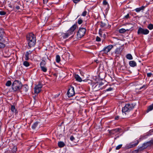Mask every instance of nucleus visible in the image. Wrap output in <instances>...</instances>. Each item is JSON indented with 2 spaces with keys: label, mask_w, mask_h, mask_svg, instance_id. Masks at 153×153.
I'll return each instance as SVG.
<instances>
[{
  "label": "nucleus",
  "mask_w": 153,
  "mask_h": 153,
  "mask_svg": "<svg viewBox=\"0 0 153 153\" xmlns=\"http://www.w3.org/2000/svg\"><path fill=\"white\" fill-rule=\"evenodd\" d=\"M11 110L13 112H14L16 111V108L14 105H12L11 106Z\"/></svg>",
  "instance_id": "nucleus-37"
},
{
  "label": "nucleus",
  "mask_w": 153,
  "mask_h": 153,
  "mask_svg": "<svg viewBox=\"0 0 153 153\" xmlns=\"http://www.w3.org/2000/svg\"><path fill=\"white\" fill-rule=\"evenodd\" d=\"M130 18V14L128 13L124 16V18H125L126 19H128Z\"/></svg>",
  "instance_id": "nucleus-39"
},
{
  "label": "nucleus",
  "mask_w": 153,
  "mask_h": 153,
  "mask_svg": "<svg viewBox=\"0 0 153 153\" xmlns=\"http://www.w3.org/2000/svg\"><path fill=\"white\" fill-rule=\"evenodd\" d=\"M41 70L44 72H45L47 71V69L45 67H40Z\"/></svg>",
  "instance_id": "nucleus-33"
},
{
  "label": "nucleus",
  "mask_w": 153,
  "mask_h": 153,
  "mask_svg": "<svg viewBox=\"0 0 153 153\" xmlns=\"http://www.w3.org/2000/svg\"><path fill=\"white\" fill-rule=\"evenodd\" d=\"M71 35L67 31L66 33H62L61 35L59 36V37L60 39L63 40L68 38Z\"/></svg>",
  "instance_id": "nucleus-10"
},
{
  "label": "nucleus",
  "mask_w": 153,
  "mask_h": 153,
  "mask_svg": "<svg viewBox=\"0 0 153 153\" xmlns=\"http://www.w3.org/2000/svg\"><path fill=\"white\" fill-rule=\"evenodd\" d=\"M80 0H73V1L74 3L75 4L77 3L78 2L80 1Z\"/></svg>",
  "instance_id": "nucleus-48"
},
{
  "label": "nucleus",
  "mask_w": 153,
  "mask_h": 153,
  "mask_svg": "<svg viewBox=\"0 0 153 153\" xmlns=\"http://www.w3.org/2000/svg\"><path fill=\"white\" fill-rule=\"evenodd\" d=\"M120 130V128H116L109 130L108 132L110 134H114L119 132Z\"/></svg>",
  "instance_id": "nucleus-15"
},
{
  "label": "nucleus",
  "mask_w": 153,
  "mask_h": 153,
  "mask_svg": "<svg viewBox=\"0 0 153 153\" xmlns=\"http://www.w3.org/2000/svg\"><path fill=\"white\" fill-rule=\"evenodd\" d=\"M5 46V45L4 43L0 42V49L4 48Z\"/></svg>",
  "instance_id": "nucleus-35"
},
{
  "label": "nucleus",
  "mask_w": 153,
  "mask_h": 153,
  "mask_svg": "<svg viewBox=\"0 0 153 153\" xmlns=\"http://www.w3.org/2000/svg\"><path fill=\"white\" fill-rule=\"evenodd\" d=\"M77 27V23L76 22L68 30V31L71 35H73L74 32V31Z\"/></svg>",
  "instance_id": "nucleus-9"
},
{
  "label": "nucleus",
  "mask_w": 153,
  "mask_h": 153,
  "mask_svg": "<svg viewBox=\"0 0 153 153\" xmlns=\"http://www.w3.org/2000/svg\"><path fill=\"white\" fill-rule=\"evenodd\" d=\"M6 14V12L4 11H0V15L1 16H4Z\"/></svg>",
  "instance_id": "nucleus-40"
},
{
  "label": "nucleus",
  "mask_w": 153,
  "mask_h": 153,
  "mask_svg": "<svg viewBox=\"0 0 153 153\" xmlns=\"http://www.w3.org/2000/svg\"><path fill=\"white\" fill-rule=\"evenodd\" d=\"M122 146V145L120 144L117 146L116 148V150H118L121 148Z\"/></svg>",
  "instance_id": "nucleus-42"
},
{
  "label": "nucleus",
  "mask_w": 153,
  "mask_h": 153,
  "mask_svg": "<svg viewBox=\"0 0 153 153\" xmlns=\"http://www.w3.org/2000/svg\"><path fill=\"white\" fill-rule=\"evenodd\" d=\"M120 117L118 116H116L115 117V120H118L119 119Z\"/></svg>",
  "instance_id": "nucleus-50"
},
{
  "label": "nucleus",
  "mask_w": 153,
  "mask_h": 153,
  "mask_svg": "<svg viewBox=\"0 0 153 153\" xmlns=\"http://www.w3.org/2000/svg\"><path fill=\"white\" fill-rule=\"evenodd\" d=\"M149 144V142H147L146 143H143L142 146L139 147L137 150H135V152H137L136 153H138L139 152L143 151L147 148Z\"/></svg>",
  "instance_id": "nucleus-7"
},
{
  "label": "nucleus",
  "mask_w": 153,
  "mask_h": 153,
  "mask_svg": "<svg viewBox=\"0 0 153 153\" xmlns=\"http://www.w3.org/2000/svg\"><path fill=\"white\" fill-rule=\"evenodd\" d=\"M101 39L98 36H97L96 40L97 42H100L101 41Z\"/></svg>",
  "instance_id": "nucleus-44"
},
{
  "label": "nucleus",
  "mask_w": 153,
  "mask_h": 153,
  "mask_svg": "<svg viewBox=\"0 0 153 153\" xmlns=\"http://www.w3.org/2000/svg\"><path fill=\"white\" fill-rule=\"evenodd\" d=\"M100 26L102 27H105L106 26V24L105 23L102 22L101 21L100 22Z\"/></svg>",
  "instance_id": "nucleus-29"
},
{
  "label": "nucleus",
  "mask_w": 153,
  "mask_h": 153,
  "mask_svg": "<svg viewBox=\"0 0 153 153\" xmlns=\"http://www.w3.org/2000/svg\"><path fill=\"white\" fill-rule=\"evenodd\" d=\"M4 34V30L2 29H0V42L2 41L3 39V37Z\"/></svg>",
  "instance_id": "nucleus-18"
},
{
  "label": "nucleus",
  "mask_w": 153,
  "mask_h": 153,
  "mask_svg": "<svg viewBox=\"0 0 153 153\" xmlns=\"http://www.w3.org/2000/svg\"><path fill=\"white\" fill-rule=\"evenodd\" d=\"M152 75V74L151 73H147V76L148 77H150Z\"/></svg>",
  "instance_id": "nucleus-46"
},
{
  "label": "nucleus",
  "mask_w": 153,
  "mask_h": 153,
  "mask_svg": "<svg viewBox=\"0 0 153 153\" xmlns=\"http://www.w3.org/2000/svg\"><path fill=\"white\" fill-rule=\"evenodd\" d=\"M48 0H43V3L45 4H46L48 1Z\"/></svg>",
  "instance_id": "nucleus-47"
},
{
  "label": "nucleus",
  "mask_w": 153,
  "mask_h": 153,
  "mask_svg": "<svg viewBox=\"0 0 153 153\" xmlns=\"http://www.w3.org/2000/svg\"><path fill=\"white\" fill-rule=\"evenodd\" d=\"M75 93L74 87L70 86L67 92V95L69 97L73 96L75 95Z\"/></svg>",
  "instance_id": "nucleus-6"
},
{
  "label": "nucleus",
  "mask_w": 153,
  "mask_h": 153,
  "mask_svg": "<svg viewBox=\"0 0 153 153\" xmlns=\"http://www.w3.org/2000/svg\"><path fill=\"white\" fill-rule=\"evenodd\" d=\"M93 89L95 91H98L101 89V88L100 86V85H98L97 84L94 87V85H93Z\"/></svg>",
  "instance_id": "nucleus-21"
},
{
  "label": "nucleus",
  "mask_w": 153,
  "mask_h": 153,
  "mask_svg": "<svg viewBox=\"0 0 153 153\" xmlns=\"http://www.w3.org/2000/svg\"><path fill=\"white\" fill-rule=\"evenodd\" d=\"M75 139V138L72 135L70 137V140L71 141H73Z\"/></svg>",
  "instance_id": "nucleus-45"
},
{
  "label": "nucleus",
  "mask_w": 153,
  "mask_h": 153,
  "mask_svg": "<svg viewBox=\"0 0 153 153\" xmlns=\"http://www.w3.org/2000/svg\"><path fill=\"white\" fill-rule=\"evenodd\" d=\"M23 65L26 67H29L30 65V63H29L27 61L25 60V61H24L23 62Z\"/></svg>",
  "instance_id": "nucleus-26"
},
{
  "label": "nucleus",
  "mask_w": 153,
  "mask_h": 153,
  "mask_svg": "<svg viewBox=\"0 0 153 153\" xmlns=\"http://www.w3.org/2000/svg\"><path fill=\"white\" fill-rule=\"evenodd\" d=\"M58 145L59 147L62 148L64 147L65 145V144L63 142L60 141L58 142Z\"/></svg>",
  "instance_id": "nucleus-23"
},
{
  "label": "nucleus",
  "mask_w": 153,
  "mask_h": 153,
  "mask_svg": "<svg viewBox=\"0 0 153 153\" xmlns=\"http://www.w3.org/2000/svg\"><path fill=\"white\" fill-rule=\"evenodd\" d=\"M97 84L100 85V86L101 87V86L103 84V83L102 82H101L99 83H98Z\"/></svg>",
  "instance_id": "nucleus-49"
},
{
  "label": "nucleus",
  "mask_w": 153,
  "mask_h": 153,
  "mask_svg": "<svg viewBox=\"0 0 153 153\" xmlns=\"http://www.w3.org/2000/svg\"><path fill=\"white\" fill-rule=\"evenodd\" d=\"M46 64V62L44 60H42L40 63V67H45Z\"/></svg>",
  "instance_id": "nucleus-28"
},
{
  "label": "nucleus",
  "mask_w": 153,
  "mask_h": 153,
  "mask_svg": "<svg viewBox=\"0 0 153 153\" xmlns=\"http://www.w3.org/2000/svg\"><path fill=\"white\" fill-rule=\"evenodd\" d=\"M87 12L86 11H84L82 13V16H85L86 15Z\"/></svg>",
  "instance_id": "nucleus-43"
},
{
  "label": "nucleus",
  "mask_w": 153,
  "mask_h": 153,
  "mask_svg": "<svg viewBox=\"0 0 153 153\" xmlns=\"http://www.w3.org/2000/svg\"><path fill=\"white\" fill-rule=\"evenodd\" d=\"M135 105V104L133 103L126 104L122 108V112L126 114V112H129L132 110L134 108Z\"/></svg>",
  "instance_id": "nucleus-3"
},
{
  "label": "nucleus",
  "mask_w": 153,
  "mask_h": 153,
  "mask_svg": "<svg viewBox=\"0 0 153 153\" xmlns=\"http://www.w3.org/2000/svg\"><path fill=\"white\" fill-rule=\"evenodd\" d=\"M22 83L18 80H15L12 84V92L19 91L21 87Z\"/></svg>",
  "instance_id": "nucleus-2"
},
{
  "label": "nucleus",
  "mask_w": 153,
  "mask_h": 153,
  "mask_svg": "<svg viewBox=\"0 0 153 153\" xmlns=\"http://www.w3.org/2000/svg\"><path fill=\"white\" fill-rule=\"evenodd\" d=\"M153 109V105L152 104L149 105L147 108V109L146 111L147 113H148L149 111L152 110Z\"/></svg>",
  "instance_id": "nucleus-24"
},
{
  "label": "nucleus",
  "mask_w": 153,
  "mask_h": 153,
  "mask_svg": "<svg viewBox=\"0 0 153 153\" xmlns=\"http://www.w3.org/2000/svg\"><path fill=\"white\" fill-rule=\"evenodd\" d=\"M96 62L97 63H98L99 62L98 61V60H97Z\"/></svg>",
  "instance_id": "nucleus-52"
},
{
  "label": "nucleus",
  "mask_w": 153,
  "mask_h": 153,
  "mask_svg": "<svg viewBox=\"0 0 153 153\" xmlns=\"http://www.w3.org/2000/svg\"><path fill=\"white\" fill-rule=\"evenodd\" d=\"M138 141L137 140L134 143H130L127 144L126 146V147L127 149L133 148L137 146L138 144Z\"/></svg>",
  "instance_id": "nucleus-12"
},
{
  "label": "nucleus",
  "mask_w": 153,
  "mask_h": 153,
  "mask_svg": "<svg viewBox=\"0 0 153 153\" xmlns=\"http://www.w3.org/2000/svg\"><path fill=\"white\" fill-rule=\"evenodd\" d=\"M86 30L85 28L83 27H80L77 33V38L78 39H80L83 37L86 32Z\"/></svg>",
  "instance_id": "nucleus-4"
},
{
  "label": "nucleus",
  "mask_w": 153,
  "mask_h": 153,
  "mask_svg": "<svg viewBox=\"0 0 153 153\" xmlns=\"http://www.w3.org/2000/svg\"><path fill=\"white\" fill-rule=\"evenodd\" d=\"M126 58L129 60L132 59L133 58L132 55L130 53L127 54L126 56Z\"/></svg>",
  "instance_id": "nucleus-25"
},
{
  "label": "nucleus",
  "mask_w": 153,
  "mask_h": 153,
  "mask_svg": "<svg viewBox=\"0 0 153 153\" xmlns=\"http://www.w3.org/2000/svg\"><path fill=\"white\" fill-rule=\"evenodd\" d=\"M12 84L11 81L10 80H8L7 81L5 85L6 86H10Z\"/></svg>",
  "instance_id": "nucleus-34"
},
{
  "label": "nucleus",
  "mask_w": 153,
  "mask_h": 153,
  "mask_svg": "<svg viewBox=\"0 0 153 153\" xmlns=\"http://www.w3.org/2000/svg\"><path fill=\"white\" fill-rule=\"evenodd\" d=\"M32 51H29L26 52L25 54V60L26 61H27L29 59V56L32 53Z\"/></svg>",
  "instance_id": "nucleus-16"
},
{
  "label": "nucleus",
  "mask_w": 153,
  "mask_h": 153,
  "mask_svg": "<svg viewBox=\"0 0 153 153\" xmlns=\"http://www.w3.org/2000/svg\"><path fill=\"white\" fill-rule=\"evenodd\" d=\"M148 87V85H143L142 86L140 87L139 90H141L142 89H143L144 90L146 89Z\"/></svg>",
  "instance_id": "nucleus-32"
},
{
  "label": "nucleus",
  "mask_w": 153,
  "mask_h": 153,
  "mask_svg": "<svg viewBox=\"0 0 153 153\" xmlns=\"http://www.w3.org/2000/svg\"><path fill=\"white\" fill-rule=\"evenodd\" d=\"M102 4L104 5H107L108 6H109V5L108 4V2L106 0H103Z\"/></svg>",
  "instance_id": "nucleus-38"
},
{
  "label": "nucleus",
  "mask_w": 153,
  "mask_h": 153,
  "mask_svg": "<svg viewBox=\"0 0 153 153\" xmlns=\"http://www.w3.org/2000/svg\"><path fill=\"white\" fill-rule=\"evenodd\" d=\"M38 122L37 121L34 123L31 126V128L33 129H35L38 125Z\"/></svg>",
  "instance_id": "nucleus-27"
},
{
  "label": "nucleus",
  "mask_w": 153,
  "mask_h": 153,
  "mask_svg": "<svg viewBox=\"0 0 153 153\" xmlns=\"http://www.w3.org/2000/svg\"><path fill=\"white\" fill-rule=\"evenodd\" d=\"M83 22V20L81 18H79L77 21V23L79 25L81 24Z\"/></svg>",
  "instance_id": "nucleus-36"
},
{
  "label": "nucleus",
  "mask_w": 153,
  "mask_h": 153,
  "mask_svg": "<svg viewBox=\"0 0 153 153\" xmlns=\"http://www.w3.org/2000/svg\"><path fill=\"white\" fill-rule=\"evenodd\" d=\"M60 61V56L57 55L56 57V61L57 63H59Z\"/></svg>",
  "instance_id": "nucleus-30"
},
{
  "label": "nucleus",
  "mask_w": 153,
  "mask_h": 153,
  "mask_svg": "<svg viewBox=\"0 0 153 153\" xmlns=\"http://www.w3.org/2000/svg\"><path fill=\"white\" fill-rule=\"evenodd\" d=\"M145 8V6H142L140 7L136 8L134 10L136 12L138 13L142 10H143Z\"/></svg>",
  "instance_id": "nucleus-19"
},
{
  "label": "nucleus",
  "mask_w": 153,
  "mask_h": 153,
  "mask_svg": "<svg viewBox=\"0 0 153 153\" xmlns=\"http://www.w3.org/2000/svg\"><path fill=\"white\" fill-rule=\"evenodd\" d=\"M43 86V84L42 82H39L38 84L35 85L34 87V93L36 94H38L41 91L42 88Z\"/></svg>",
  "instance_id": "nucleus-5"
},
{
  "label": "nucleus",
  "mask_w": 153,
  "mask_h": 153,
  "mask_svg": "<svg viewBox=\"0 0 153 153\" xmlns=\"http://www.w3.org/2000/svg\"><path fill=\"white\" fill-rule=\"evenodd\" d=\"M75 78L76 80L79 82H81L82 81V79L77 74H75L74 75Z\"/></svg>",
  "instance_id": "nucleus-20"
},
{
  "label": "nucleus",
  "mask_w": 153,
  "mask_h": 153,
  "mask_svg": "<svg viewBox=\"0 0 153 153\" xmlns=\"http://www.w3.org/2000/svg\"><path fill=\"white\" fill-rule=\"evenodd\" d=\"M126 24H128V25H129V24H130V23H126Z\"/></svg>",
  "instance_id": "nucleus-53"
},
{
  "label": "nucleus",
  "mask_w": 153,
  "mask_h": 153,
  "mask_svg": "<svg viewBox=\"0 0 153 153\" xmlns=\"http://www.w3.org/2000/svg\"><path fill=\"white\" fill-rule=\"evenodd\" d=\"M113 48V46L112 45H110L105 47L104 49L102 51L104 53L107 54Z\"/></svg>",
  "instance_id": "nucleus-11"
},
{
  "label": "nucleus",
  "mask_w": 153,
  "mask_h": 153,
  "mask_svg": "<svg viewBox=\"0 0 153 153\" xmlns=\"http://www.w3.org/2000/svg\"><path fill=\"white\" fill-rule=\"evenodd\" d=\"M147 28L150 30H152L153 29V25L150 24L148 25Z\"/></svg>",
  "instance_id": "nucleus-31"
},
{
  "label": "nucleus",
  "mask_w": 153,
  "mask_h": 153,
  "mask_svg": "<svg viewBox=\"0 0 153 153\" xmlns=\"http://www.w3.org/2000/svg\"><path fill=\"white\" fill-rule=\"evenodd\" d=\"M149 33V31L147 29H143V28L140 27L137 31V34H142L143 35H146Z\"/></svg>",
  "instance_id": "nucleus-8"
},
{
  "label": "nucleus",
  "mask_w": 153,
  "mask_h": 153,
  "mask_svg": "<svg viewBox=\"0 0 153 153\" xmlns=\"http://www.w3.org/2000/svg\"><path fill=\"white\" fill-rule=\"evenodd\" d=\"M120 47L117 48L114 51V54L116 57H119L121 53V50Z\"/></svg>",
  "instance_id": "nucleus-14"
},
{
  "label": "nucleus",
  "mask_w": 153,
  "mask_h": 153,
  "mask_svg": "<svg viewBox=\"0 0 153 153\" xmlns=\"http://www.w3.org/2000/svg\"><path fill=\"white\" fill-rule=\"evenodd\" d=\"M129 65L132 67H134L137 66V63L134 61H131L129 62Z\"/></svg>",
  "instance_id": "nucleus-17"
},
{
  "label": "nucleus",
  "mask_w": 153,
  "mask_h": 153,
  "mask_svg": "<svg viewBox=\"0 0 153 153\" xmlns=\"http://www.w3.org/2000/svg\"><path fill=\"white\" fill-rule=\"evenodd\" d=\"M15 8L17 10H19L20 9V7L19 6H17L15 7Z\"/></svg>",
  "instance_id": "nucleus-51"
},
{
  "label": "nucleus",
  "mask_w": 153,
  "mask_h": 153,
  "mask_svg": "<svg viewBox=\"0 0 153 153\" xmlns=\"http://www.w3.org/2000/svg\"><path fill=\"white\" fill-rule=\"evenodd\" d=\"M130 29H125L124 28H122L120 29L119 30V32L120 33H123L125 32L126 31H129Z\"/></svg>",
  "instance_id": "nucleus-22"
},
{
  "label": "nucleus",
  "mask_w": 153,
  "mask_h": 153,
  "mask_svg": "<svg viewBox=\"0 0 153 153\" xmlns=\"http://www.w3.org/2000/svg\"><path fill=\"white\" fill-rule=\"evenodd\" d=\"M27 43L30 48L34 46L36 43V38L34 35L32 33H30L27 35Z\"/></svg>",
  "instance_id": "nucleus-1"
},
{
  "label": "nucleus",
  "mask_w": 153,
  "mask_h": 153,
  "mask_svg": "<svg viewBox=\"0 0 153 153\" xmlns=\"http://www.w3.org/2000/svg\"><path fill=\"white\" fill-rule=\"evenodd\" d=\"M29 89V87L27 84L22 85V84L21 90L19 91L20 92H26Z\"/></svg>",
  "instance_id": "nucleus-13"
},
{
  "label": "nucleus",
  "mask_w": 153,
  "mask_h": 153,
  "mask_svg": "<svg viewBox=\"0 0 153 153\" xmlns=\"http://www.w3.org/2000/svg\"><path fill=\"white\" fill-rule=\"evenodd\" d=\"M113 89V88H112L110 87L109 88H108L106 89L105 91V92L111 91Z\"/></svg>",
  "instance_id": "nucleus-41"
}]
</instances>
